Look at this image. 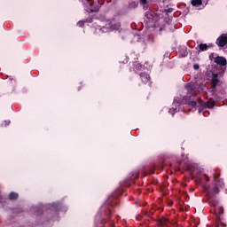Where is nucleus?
<instances>
[{"instance_id": "nucleus-10", "label": "nucleus", "mask_w": 227, "mask_h": 227, "mask_svg": "<svg viewBox=\"0 0 227 227\" xmlns=\"http://www.w3.org/2000/svg\"><path fill=\"white\" fill-rule=\"evenodd\" d=\"M214 61L216 65H220L221 67H226L227 65V60L224 57L217 56L215 58Z\"/></svg>"}, {"instance_id": "nucleus-26", "label": "nucleus", "mask_w": 227, "mask_h": 227, "mask_svg": "<svg viewBox=\"0 0 227 227\" xmlns=\"http://www.w3.org/2000/svg\"><path fill=\"white\" fill-rule=\"evenodd\" d=\"M204 116H208V114H210V112L209 111H205L203 113Z\"/></svg>"}, {"instance_id": "nucleus-6", "label": "nucleus", "mask_w": 227, "mask_h": 227, "mask_svg": "<svg viewBox=\"0 0 227 227\" xmlns=\"http://www.w3.org/2000/svg\"><path fill=\"white\" fill-rule=\"evenodd\" d=\"M218 47H226L227 46V34H222L215 42Z\"/></svg>"}, {"instance_id": "nucleus-29", "label": "nucleus", "mask_w": 227, "mask_h": 227, "mask_svg": "<svg viewBox=\"0 0 227 227\" xmlns=\"http://www.w3.org/2000/svg\"><path fill=\"white\" fill-rule=\"evenodd\" d=\"M144 215H148V212L147 211H144Z\"/></svg>"}, {"instance_id": "nucleus-28", "label": "nucleus", "mask_w": 227, "mask_h": 227, "mask_svg": "<svg viewBox=\"0 0 227 227\" xmlns=\"http://www.w3.org/2000/svg\"><path fill=\"white\" fill-rule=\"evenodd\" d=\"M203 112V108H199V113H202Z\"/></svg>"}, {"instance_id": "nucleus-30", "label": "nucleus", "mask_w": 227, "mask_h": 227, "mask_svg": "<svg viewBox=\"0 0 227 227\" xmlns=\"http://www.w3.org/2000/svg\"><path fill=\"white\" fill-rule=\"evenodd\" d=\"M5 125H10V121H5Z\"/></svg>"}, {"instance_id": "nucleus-16", "label": "nucleus", "mask_w": 227, "mask_h": 227, "mask_svg": "<svg viewBox=\"0 0 227 227\" xmlns=\"http://www.w3.org/2000/svg\"><path fill=\"white\" fill-rule=\"evenodd\" d=\"M140 4L144 6L145 10H148V0H140Z\"/></svg>"}, {"instance_id": "nucleus-18", "label": "nucleus", "mask_w": 227, "mask_h": 227, "mask_svg": "<svg viewBox=\"0 0 227 227\" xmlns=\"http://www.w3.org/2000/svg\"><path fill=\"white\" fill-rule=\"evenodd\" d=\"M174 9L173 8H168L164 10V13H173Z\"/></svg>"}, {"instance_id": "nucleus-24", "label": "nucleus", "mask_w": 227, "mask_h": 227, "mask_svg": "<svg viewBox=\"0 0 227 227\" xmlns=\"http://www.w3.org/2000/svg\"><path fill=\"white\" fill-rule=\"evenodd\" d=\"M147 217H153V212L152 211L148 212Z\"/></svg>"}, {"instance_id": "nucleus-23", "label": "nucleus", "mask_w": 227, "mask_h": 227, "mask_svg": "<svg viewBox=\"0 0 227 227\" xmlns=\"http://www.w3.org/2000/svg\"><path fill=\"white\" fill-rule=\"evenodd\" d=\"M81 88H82V82H80L77 87V91H81Z\"/></svg>"}, {"instance_id": "nucleus-21", "label": "nucleus", "mask_w": 227, "mask_h": 227, "mask_svg": "<svg viewBox=\"0 0 227 227\" xmlns=\"http://www.w3.org/2000/svg\"><path fill=\"white\" fill-rule=\"evenodd\" d=\"M85 22H93V17L89 16V18H87L86 20H84Z\"/></svg>"}, {"instance_id": "nucleus-17", "label": "nucleus", "mask_w": 227, "mask_h": 227, "mask_svg": "<svg viewBox=\"0 0 227 227\" xmlns=\"http://www.w3.org/2000/svg\"><path fill=\"white\" fill-rule=\"evenodd\" d=\"M85 22H86L85 20H80V21H78L77 26H78L79 27H84V23H85Z\"/></svg>"}, {"instance_id": "nucleus-8", "label": "nucleus", "mask_w": 227, "mask_h": 227, "mask_svg": "<svg viewBox=\"0 0 227 227\" xmlns=\"http://www.w3.org/2000/svg\"><path fill=\"white\" fill-rule=\"evenodd\" d=\"M211 47H214V44L200 43L196 47V51H198V52H205L208 51V49H210Z\"/></svg>"}, {"instance_id": "nucleus-27", "label": "nucleus", "mask_w": 227, "mask_h": 227, "mask_svg": "<svg viewBox=\"0 0 227 227\" xmlns=\"http://www.w3.org/2000/svg\"><path fill=\"white\" fill-rule=\"evenodd\" d=\"M204 177H205L206 182H208V180H210V178L207 175H204Z\"/></svg>"}, {"instance_id": "nucleus-1", "label": "nucleus", "mask_w": 227, "mask_h": 227, "mask_svg": "<svg viewBox=\"0 0 227 227\" xmlns=\"http://www.w3.org/2000/svg\"><path fill=\"white\" fill-rule=\"evenodd\" d=\"M221 174H214V184L211 185L203 184V189L206 192V197L209 200L210 207H215V222L213 227H226V222H224V208L223 207H217V200H214L216 194H219L221 189H224V181L220 179Z\"/></svg>"}, {"instance_id": "nucleus-22", "label": "nucleus", "mask_w": 227, "mask_h": 227, "mask_svg": "<svg viewBox=\"0 0 227 227\" xmlns=\"http://www.w3.org/2000/svg\"><path fill=\"white\" fill-rule=\"evenodd\" d=\"M193 68H194V70H199L200 69V65L194 64Z\"/></svg>"}, {"instance_id": "nucleus-7", "label": "nucleus", "mask_w": 227, "mask_h": 227, "mask_svg": "<svg viewBox=\"0 0 227 227\" xmlns=\"http://www.w3.org/2000/svg\"><path fill=\"white\" fill-rule=\"evenodd\" d=\"M106 27L111 29V31H118L120 27H121V24L114 20H112L111 21L106 24Z\"/></svg>"}, {"instance_id": "nucleus-13", "label": "nucleus", "mask_w": 227, "mask_h": 227, "mask_svg": "<svg viewBox=\"0 0 227 227\" xmlns=\"http://www.w3.org/2000/svg\"><path fill=\"white\" fill-rule=\"evenodd\" d=\"M132 65L134 67V72H136V74H137L139 70L143 69V65H141V63L139 62H133Z\"/></svg>"}, {"instance_id": "nucleus-3", "label": "nucleus", "mask_w": 227, "mask_h": 227, "mask_svg": "<svg viewBox=\"0 0 227 227\" xmlns=\"http://www.w3.org/2000/svg\"><path fill=\"white\" fill-rule=\"evenodd\" d=\"M221 83V80L219 79V74H212L211 80H210V85L212 91L217 90V86Z\"/></svg>"}, {"instance_id": "nucleus-25", "label": "nucleus", "mask_w": 227, "mask_h": 227, "mask_svg": "<svg viewBox=\"0 0 227 227\" xmlns=\"http://www.w3.org/2000/svg\"><path fill=\"white\" fill-rule=\"evenodd\" d=\"M187 90H188V91H191V93H192V91H194V89H192V87H191V86H188Z\"/></svg>"}, {"instance_id": "nucleus-32", "label": "nucleus", "mask_w": 227, "mask_h": 227, "mask_svg": "<svg viewBox=\"0 0 227 227\" xmlns=\"http://www.w3.org/2000/svg\"><path fill=\"white\" fill-rule=\"evenodd\" d=\"M0 201H1V198H0Z\"/></svg>"}, {"instance_id": "nucleus-11", "label": "nucleus", "mask_w": 227, "mask_h": 227, "mask_svg": "<svg viewBox=\"0 0 227 227\" xmlns=\"http://www.w3.org/2000/svg\"><path fill=\"white\" fill-rule=\"evenodd\" d=\"M202 106L208 109H213V107L215 106V101H214L212 98L207 100V102H202Z\"/></svg>"}, {"instance_id": "nucleus-5", "label": "nucleus", "mask_w": 227, "mask_h": 227, "mask_svg": "<svg viewBox=\"0 0 227 227\" xmlns=\"http://www.w3.org/2000/svg\"><path fill=\"white\" fill-rule=\"evenodd\" d=\"M155 169H160V170L164 169V163L162 161H159L158 163H154V164L151 165L148 168L149 174L150 175H154L155 174Z\"/></svg>"}, {"instance_id": "nucleus-9", "label": "nucleus", "mask_w": 227, "mask_h": 227, "mask_svg": "<svg viewBox=\"0 0 227 227\" xmlns=\"http://www.w3.org/2000/svg\"><path fill=\"white\" fill-rule=\"evenodd\" d=\"M139 77H140V79H141V81H142V82L144 83V84H148V82H150V81H151V77H150V74H148V73H146V72H144V73H140L139 74Z\"/></svg>"}, {"instance_id": "nucleus-20", "label": "nucleus", "mask_w": 227, "mask_h": 227, "mask_svg": "<svg viewBox=\"0 0 227 227\" xmlns=\"http://www.w3.org/2000/svg\"><path fill=\"white\" fill-rule=\"evenodd\" d=\"M188 106H191L192 107H196V101L188 102Z\"/></svg>"}, {"instance_id": "nucleus-31", "label": "nucleus", "mask_w": 227, "mask_h": 227, "mask_svg": "<svg viewBox=\"0 0 227 227\" xmlns=\"http://www.w3.org/2000/svg\"><path fill=\"white\" fill-rule=\"evenodd\" d=\"M112 198H113V197H110V198H109V201H111Z\"/></svg>"}, {"instance_id": "nucleus-19", "label": "nucleus", "mask_w": 227, "mask_h": 227, "mask_svg": "<svg viewBox=\"0 0 227 227\" xmlns=\"http://www.w3.org/2000/svg\"><path fill=\"white\" fill-rule=\"evenodd\" d=\"M168 113L172 114V116L175 115V114L176 113V108H170Z\"/></svg>"}, {"instance_id": "nucleus-4", "label": "nucleus", "mask_w": 227, "mask_h": 227, "mask_svg": "<svg viewBox=\"0 0 227 227\" xmlns=\"http://www.w3.org/2000/svg\"><path fill=\"white\" fill-rule=\"evenodd\" d=\"M88 4L90 6V12H97L100 10V7L102 6V4H104V0H98V4H95V2L91 0H88Z\"/></svg>"}, {"instance_id": "nucleus-2", "label": "nucleus", "mask_w": 227, "mask_h": 227, "mask_svg": "<svg viewBox=\"0 0 227 227\" xmlns=\"http://www.w3.org/2000/svg\"><path fill=\"white\" fill-rule=\"evenodd\" d=\"M96 221H100L105 227L116 226L114 222H111V209L106 205H103L96 215Z\"/></svg>"}, {"instance_id": "nucleus-15", "label": "nucleus", "mask_w": 227, "mask_h": 227, "mask_svg": "<svg viewBox=\"0 0 227 227\" xmlns=\"http://www.w3.org/2000/svg\"><path fill=\"white\" fill-rule=\"evenodd\" d=\"M191 4L193 6H201V4H203V1H201V0H192Z\"/></svg>"}, {"instance_id": "nucleus-12", "label": "nucleus", "mask_w": 227, "mask_h": 227, "mask_svg": "<svg viewBox=\"0 0 227 227\" xmlns=\"http://www.w3.org/2000/svg\"><path fill=\"white\" fill-rule=\"evenodd\" d=\"M8 200H10L11 201H15V200H19V193L15 192H10L8 195Z\"/></svg>"}, {"instance_id": "nucleus-14", "label": "nucleus", "mask_w": 227, "mask_h": 227, "mask_svg": "<svg viewBox=\"0 0 227 227\" xmlns=\"http://www.w3.org/2000/svg\"><path fill=\"white\" fill-rule=\"evenodd\" d=\"M158 223L160 224V226H166L168 224V223H169V220L164 216H162L161 218L158 219Z\"/></svg>"}]
</instances>
